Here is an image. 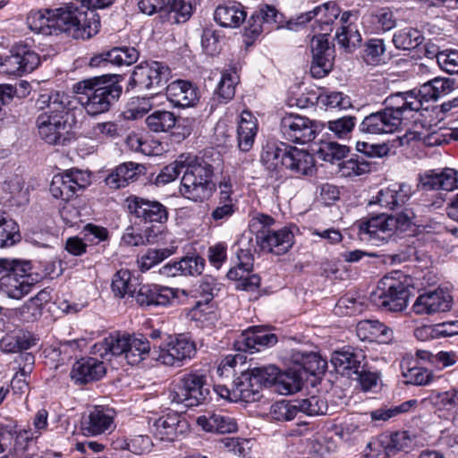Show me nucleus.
<instances>
[{
  "label": "nucleus",
  "instance_id": "f257e3e1",
  "mask_svg": "<svg viewBox=\"0 0 458 458\" xmlns=\"http://www.w3.org/2000/svg\"><path fill=\"white\" fill-rule=\"evenodd\" d=\"M182 171L179 189L182 196L195 202H202L212 196L216 190V184L212 182L213 165L196 156L180 155L174 162L161 170L155 183L161 185L173 182Z\"/></svg>",
  "mask_w": 458,
  "mask_h": 458
},
{
  "label": "nucleus",
  "instance_id": "f03ea898",
  "mask_svg": "<svg viewBox=\"0 0 458 458\" xmlns=\"http://www.w3.org/2000/svg\"><path fill=\"white\" fill-rule=\"evenodd\" d=\"M385 107L365 116L358 126L360 132L368 135L394 133L410 114L422 107V100L413 91L396 92L384 101Z\"/></svg>",
  "mask_w": 458,
  "mask_h": 458
},
{
  "label": "nucleus",
  "instance_id": "7ed1b4c3",
  "mask_svg": "<svg viewBox=\"0 0 458 458\" xmlns=\"http://www.w3.org/2000/svg\"><path fill=\"white\" fill-rule=\"evenodd\" d=\"M86 21V14L80 13L77 7L68 4L55 9L33 10L27 17L29 28L36 33L58 35L64 32L77 39H88L94 36L95 26L85 23H82L84 27L75 25Z\"/></svg>",
  "mask_w": 458,
  "mask_h": 458
},
{
  "label": "nucleus",
  "instance_id": "20e7f679",
  "mask_svg": "<svg viewBox=\"0 0 458 458\" xmlns=\"http://www.w3.org/2000/svg\"><path fill=\"white\" fill-rule=\"evenodd\" d=\"M120 75H103L78 82L74 91L88 114L96 116L110 110L120 98Z\"/></svg>",
  "mask_w": 458,
  "mask_h": 458
},
{
  "label": "nucleus",
  "instance_id": "39448f33",
  "mask_svg": "<svg viewBox=\"0 0 458 458\" xmlns=\"http://www.w3.org/2000/svg\"><path fill=\"white\" fill-rule=\"evenodd\" d=\"M414 217V212L410 208H404L395 216H373L360 222L359 233L362 239L371 242L372 244L380 245L392 240L396 233L405 232L413 225Z\"/></svg>",
  "mask_w": 458,
  "mask_h": 458
},
{
  "label": "nucleus",
  "instance_id": "423d86ee",
  "mask_svg": "<svg viewBox=\"0 0 458 458\" xmlns=\"http://www.w3.org/2000/svg\"><path fill=\"white\" fill-rule=\"evenodd\" d=\"M327 11V5H318L312 11L307 12L298 17V23H305L311 21L317 16H320L319 21L323 23L325 28L322 30L327 31L329 27V20L322 21V17ZM329 34L324 32L314 35L310 41V48L312 53V62L310 72L315 78H322L326 76L333 67L332 50L328 43Z\"/></svg>",
  "mask_w": 458,
  "mask_h": 458
},
{
  "label": "nucleus",
  "instance_id": "0eeeda50",
  "mask_svg": "<svg viewBox=\"0 0 458 458\" xmlns=\"http://www.w3.org/2000/svg\"><path fill=\"white\" fill-rule=\"evenodd\" d=\"M210 394L207 376L199 371L182 375L170 390L168 399L173 404L184 407L198 406L205 403Z\"/></svg>",
  "mask_w": 458,
  "mask_h": 458
},
{
  "label": "nucleus",
  "instance_id": "6e6552de",
  "mask_svg": "<svg viewBox=\"0 0 458 458\" xmlns=\"http://www.w3.org/2000/svg\"><path fill=\"white\" fill-rule=\"evenodd\" d=\"M170 76L171 70L165 64L147 61L135 66L130 84L147 90L150 96H155L165 89Z\"/></svg>",
  "mask_w": 458,
  "mask_h": 458
},
{
  "label": "nucleus",
  "instance_id": "1a4fd4ad",
  "mask_svg": "<svg viewBox=\"0 0 458 458\" xmlns=\"http://www.w3.org/2000/svg\"><path fill=\"white\" fill-rule=\"evenodd\" d=\"M410 290L399 280L385 276L370 295L371 302L385 312H398L407 307Z\"/></svg>",
  "mask_w": 458,
  "mask_h": 458
},
{
  "label": "nucleus",
  "instance_id": "9d476101",
  "mask_svg": "<svg viewBox=\"0 0 458 458\" xmlns=\"http://www.w3.org/2000/svg\"><path fill=\"white\" fill-rule=\"evenodd\" d=\"M196 353V345L187 336L180 335L164 347L153 348L152 360L165 366L181 367L182 361L191 359Z\"/></svg>",
  "mask_w": 458,
  "mask_h": 458
},
{
  "label": "nucleus",
  "instance_id": "9b49d317",
  "mask_svg": "<svg viewBox=\"0 0 458 458\" xmlns=\"http://www.w3.org/2000/svg\"><path fill=\"white\" fill-rule=\"evenodd\" d=\"M39 62L38 55L27 46H15L11 49L9 55L4 59L0 57V72L21 76L34 71Z\"/></svg>",
  "mask_w": 458,
  "mask_h": 458
},
{
  "label": "nucleus",
  "instance_id": "f8f14e48",
  "mask_svg": "<svg viewBox=\"0 0 458 458\" xmlns=\"http://www.w3.org/2000/svg\"><path fill=\"white\" fill-rule=\"evenodd\" d=\"M90 183L89 174L81 170H70L64 174H56L50 184V192L55 199L68 201L78 191L84 190Z\"/></svg>",
  "mask_w": 458,
  "mask_h": 458
},
{
  "label": "nucleus",
  "instance_id": "ddd939ff",
  "mask_svg": "<svg viewBox=\"0 0 458 458\" xmlns=\"http://www.w3.org/2000/svg\"><path fill=\"white\" fill-rule=\"evenodd\" d=\"M280 131L284 140L305 144L316 137V126L313 121L299 114H289L282 117Z\"/></svg>",
  "mask_w": 458,
  "mask_h": 458
},
{
  "label": "nucleus",
  "instance_id": "4468645a",
  "mask_svg": "<svg viewBox=\"0 0 458 458\" xmlns=\"http://www.w3.org/2000/svg\"><path fill=\"white\" fill-rule=\"evenodd\" d=\"M125 203L128 212L141 221L164 224L168 219L167 208L159 201L131 195Z\"/></svg>",
  "mask_w": 458,
  "mask_h": 458
},
{
  "label": "nucleus",
  "instance_id": "2eb2a0df",
  "mask_svg": "<svg viewBox=\"0 0 458 458\" xmlns=\"http://www.w3.org/2000/svg\"><path fill=\"white\" fill-rule=\"evenodd\" d=\"M29 264H16V267L0 278V291L8 297L20 300L30 293L34 283L30 274L27 273Z\"/></svg>",
  "mask_w": 458,
  "mask_h": 458
},
{
  "label": "nucleus",
  "instance_id": "dca6fc26",
  "mask_svg": "<svg viewBox=\"0 0 458 458\" xmlns=\"http://www.w3.org/2000/svg\"><path fill=\"white\" fill-rule=\"evenodd\" d=\"M293 232L287 227L276 231L264 228L258 230L256 242L262 250L282 255L293 245Z\"/></svg>",
  "mask_w": 458,
  "mask_h": 458
},
{
  "label": "nucleus",
  "instance_id": "f3484780",
  "mask_svg": "<svg viewBox=\"0 0 458 458\" xmlns=\"http://www.w3.org/2000/svg\"><path fill=\"white\" fill-rule=\"evenodd\" d=\"M115 411L107 406H95L81 420V430L85 436H98L111 432L115 428Z\"/></svg>",
  "mask_w": 458,
  "mask_h": 458
},
{
  "label": "nucleus",
  "instance_id": "a211bd4d",
  "mask_svg": "<svg viewBox=\"0 0 458 458\" xmlns=\"http://www.w3.org/2000/svg\"><path fill=\"white\" fill-rule=\"evenodd\" d=\"M277 343L276 335L265 327H252L242 333L234 345L240 352H259L261 348L270 347Z\"/></svg>",
  "mask_w": 458,
  "mask_h": 458
},
{
  "label": "nucleus",
  "instance_id": "6ab92c4d",
  "mask_svg": "<svg viewBox=\"0 0 458 458\" xmlns=\"http://www.w3.org/2000/svg\"><path fill=\"white\" fill-rule=\"evenodd\" d=\"M188 430V421L176 412L161 416L155 420L152 426V433L155 437L167 442L176 440Z\"/></svg>",
  "mask_w": 458,
  "mask_h": 458
},
{
  "label": "nucleus",
  "instance_id": "aec40b11",
  "mask_svg": "<svg viewBox=\"0 0 458 458\" xmlns=\"http://www.w3.org/2000/svg\"><path fill=\"white\" fill-rule=\"evenodd\" d=\"M452 296L443 289H437L421 293L413 303L412 310L419 315H430L445 312L452 305Z\"/></svg>",
  "mask_w": 458,
  "mask_h": 458
},
{
  "label": "nucleus",
  "instance_id": "412c9836",
  "mask_svg": "<svg viewBox=\"0 0 458 458\" xmlns=\"http://www.w3.org/2000/svg\"><path fill=\"white\" fill-rule=\"evenodd\" d=\"M68 119L49 117L47 114H39L36 124L39 137L51 145H65L67 141Z\"/></svg>",
  "mask_w": 458,
  "mask_h": 458
},
{
  "label": "nucleus",
  "instance_id": "4be33fe9",
  "mask_svg": "<svg viewBox=\"0 0 458 458\" xmlns=\"http://www.w3.org/2000/svg\"><path fill=\"white\" fill-rule=\"evenodd\" d=\"M420 186L427 191H454L458 189V171L453 168L427 171L420 175Z\"/></svg>",
  "mask_w": 458,
  "mask_h": 458
},
{
  "label": "nucleus",
  "instance_id": "5701e85b",
  "mask_svg": "<svg viewBox=\"0 0 458 458\" xmlns=\"http://www.w3.org/2000/svg\"><path fill=\"white\" fill-rule=\"evenodd\" d=\"M364 359L365 356L361 351L347 347L334 352L330 361L337 373L351 377L352 374L359 373Z\"/></svg>",
  "mask_w": 458,
  "mask_h": 458
},
{
  "label": "nucleus",
  "instance_id": "b1692460",
  "mask_svg": "<svg viewBox=\"0 0 458 458\" xmlns=\"http://www.w3.org/2000/svg\"><path fill=\"white\" fill-rule=\"evenodd\" d=\"M106 371L103 361L91 357L82 358L73 364L71 377L77 384H88L99 380Z\"/></svg>",
  "mask_w": 458,
  "mask_h": 458
},
{
  "label": "nucleus",
  "instance_id": "393cba45",
  "mask_svg": "<svg viewBox=\"0 0 458 458\" xmlns=\"http://www.w3.org/2000/svg\"><path fill=\"white\" fill-rule=\"evenodd\" d=\"M140 306H166L175 299L174 289L156 284L141 285L135 296Z\"/></svg>",
  "mask_w": 458,
  "mask_h": 458
},
{
  "label": "nucleus",
  "instance_id": "a878e982",
  "mask_svg": "<svg viewBox=\"0 0 458 458\" xmlns=\"http://www.w3.org/2000/svg\"><path fill=\"white\" fill-rule=\"evenodd\" d=\"M356 333L361 341L388 344L394 340L391 327L378 320H361L356 326Z\"/></svg>",
  "mask_w": 458,
  "mask_h": 458
},
{
  "label": "nucleus",
  "instance_id": "bb28decb",
  "mask_svg": "<svg viewBox=\"0 0 458 458\" xmlns=\"http://www.w3.org/2000/svg\"><path fill=\"white\" fill-rule=\"evenodd\" d=\"M165 96L174 106L179 107L194 106L199 100L197 88L184 81H175L167 85Z\"/></svg>",
  "mask_w": 458,
  "mask_h": 458
},
{
  "label": "nucleus",
  "instance_id": "cd10ccee",
  "mask_svg": "<svg viewBox=\"0 0 458 458\" xmlns=\"http://www.w3.org/2000/svg\"><path fill=\"white\" fill-rule=\"evenodd\" d=\"M146 172L143 165L127 162L121 164L114 169L106 178V184L111 189L125 187L131 182H135Z\"/></svg>",
  "mask_w": 458,
  "mask_h": 458
},
{
  "label": "nucleus",
  "instance_id": "c85d7f7f",
  "mask_svg": "<svg viewBox=\"0 0 458 458\" xmlns=\"http://www.w3.org/2000/svg\"><path fill=\"white\" fill-rule=\"evenodd\" d=\"M244 6L236 1H228L218 5L214 13L215 21L222 27L238 28L246 20Z\"/></svg>",
  "mask_w": 458,
  "mask_h": 458
},
{
  "label": "nucleus",
  "instance_id": "c756f323",
  "mask_svg": "<svg viewBox=\"0 0 458 458\" xmlns=\"http://www.w3.org/2000/svg\"><path fill=\"white\" fill-rule=\"evenodd\" d=\"M197 424L204 431L211 433L226 434L237 430L235 420L221 412L208 411L197 418Z\"/></svg>",
  "mask_w": 458,
  "mask_h": 458
},
{
  "label": "nucleus",
  "instance_id": "7c9ffc66",
  "mask_svg": "<svg viewBox=\"0 0 458 458\" xmlns=\"http://www.w3.org/2000/svg\"><path fill=\"white\" fill-rule=\"evenodd\" d=\"M140 57L139 51L133 47H114L91 58L90 65L98 66L101 63L116 65H131Z\"/></svg>",
  "mask_w": 458,
  "mask_h": 458
},
{
  "label": "nucleus",
  "instance_id": "2f4dec72",
  "mask_svg": "<svg viewBox=\"0 0 458 458\" xmlns=\"http://www.w3.org/2000/svg\"><path fill=\"white\" fill-rule=\"evenodd\" d=\"M284 167L294 174L301 175H311L315 171V161L309 152L288 146Z\"/></svg>",
  "mask_w": 458,
  "mask_h": 458
},
{
  "label": "nucleus",
  "instance_id": "473e14b6",
  "mask_svg": "<svg viewBox=\"0 0 458 458\" xmlns=\"http://www.w3.org/2000/svg\"><path fill=\"white\" fill-rule=\"evenodd\" d=\"M130 337L131 335H110L103 341L94 344L93 352L104 360H110L113 356L122 354L125 356Z\"/></svg>",
  "mask_w": 458,
  "mask_h": 458
},
{
  "label": "nucleus",
  "instance_id": "72a5a7b5",
  "mask_svg": "<svg viewBox=\"0 0 458 458\" xmlns=\"http://www.w3.org/2000/svg\"><path fill=\"white\" fill-rule=\"evenodd\" d=\"M232 391L234 397L246 403H253L259 400L261 394L259 386L254 383L250 369L242 372L235 381L232 383Z\"/></svg>",
  "mask_w": 458,
  "mask_h": 458
},
{
  "label": "nucleus",
  "instance_id": "f704fd0d",
  "mask_svg": "<svg viewBox=\"0 0 458 458\" xmlns=\"http://www.w3.org/2000/svg\"><path fill=\"white\" fill-rule=\"evenodd\" d=\"M410 199V190L407 186L394 184L378 191L375 203L387 209L403 207Z\"/></svg>",
  "mask_w": 458,
  "mask_h": 458
},
{
  "label": "nucleus",
  "instance_id": "c9c22d12",
  "mask_svg": "<svg viewBox=\"0 0 458 458\" xmlns=\"http://www.w3.org/2000/svg\"><path fill=\"white\" fill-rule=\"evenodd\" d=\"M293 362L299 366L298 372L302 370L306 374L317 375L324 371L327 362L318 353L294 350L292 353Z\"/></svg>",
  "mask_w": 458,
  "mask_h": 458
},
{
  "label": "nucleus",
  "instance_id": "e433bc0d",
  "mask_svg": "<svg viewBox=\"0 0 458 458\" xmlns=\"http://www.w3.org/2000/svg\"><path fill=\"white\" fill-rule=\"evenodd\" d=\"M288 145L281 143H267L261 152V162L267 170L276 171L284 167Z\"/></svg>",
  "mask_w": 458,
  "mask_h": 458
},
{
  "label": "nucleus",
  "instance_id": "4c0bfd02",
  "mask_svg": "<svg viewBox=\"0 0 458 458\" xmlns=\"http://www.w3.org/2000/svg\"><path fill=\"white\" fill-rule=\"evenodd\" d=\"M114 3V0H80L68 4V5H73L77 7V10L83 14H86V22L81 21L80 23L89 24L90 26L96 27L94 35L98 32L100 25L98 15L96 13L97 9H103L110 6ZM76 27H84L83 24H75Z\"/></svg>",
  "mask_w": 458,
  "mask_h": 458
},
{
  "label": "nucleus",
  "instance_id": "58836bf2",
  "mask_svg": "<svg viewBox=\"0 0 458 458\" xmlns=\"http://www.w3.org/2000/svg\"><path fill=\"white\" fill-rule=\"evenodd\" d=\"M238 147L242 151H249L254 143L257 133L256 120L253 119L251 114L244 111L241 114L238 129Z\"/></svg>",
  "mask_w": 458,
  "mask_h": 458
},
{
  "label": "nucleus",
  "instance_id": "ea45409f",
  "mask_svg": "<svg viewBox=\"0 0 458 458\" xmlns=\"http://www.w3.org/2000/svg\"><path fill=\"white\" fill-rule=\"evenodd\" d=\"M193 6L191 0H166L165 15L172 24L184 23L192 15Z\"/></svg>",
  "mask_w": 458,
  "mask_h": 458
},
{
  "label": "nucleus",
  "instance_id": "a19ab883",
  "mask_svg": "<svg viewBox=\"0 0 458 458\" xmlns=\"http://www.w3.org/2000/svg\"><path fill=\"white\" fill-rule=\"evenodd\" d=\"M152 353L153 350H151L150 344L146 337L143 335L130 337L125 354V359L129 364H138L148 356L152 359Z\"/></svg>",
  "mask_w": 458,
  "mask_h": 458
},
{
  "label": "nucleus",
  "instance_id": "79ce46f5",
  "mask_svg": "<svg viewBox=\"0 0 458 458\" xmlns=\"http://www.w3.org/2000/svg\"><path fill=\"white\" fill-rule=\"evenodd\" d=\"M424 38L421 32L414 28L406 27L397 30L393 36V43L398 49L411 50L419 47Z\"/></svg>",
  "mask_w": 458,
  "mask_h": 458
},
{
  "label": "nucleus",
  "instance_id": "37998d69",
  "mask_svg": "<svg viewBox=\"0 0 458 458\" xmlns=\"http://www.w3.org/2000/svg\"><path fill=\"white\" fill-rule=\"evenodd\" d=\"M238 83V76L235 72H225L214 92L215 99L219 104L232 100L235 94V86Z\"/></svg>",
  "mask_w": 458,
  "mask_h": 458
},
{
  "label": "nucleus",
  "instance_id": "c03bdc74",
  "mask_svg": "<svg viewBox=\"0 0 458 458\" xmlns=\"http://www.w3.org/2000/svg\"><path fill=\"white\" fill-rule=\"evenodd\" d=\"M348 151L349 148L345 145L334 141H321L318 148L314 149L318 158L331 164L342 160Z\"/></svg>",
  "mask_w": 458,
  "mask_h": 458
},
{
  "label": "nucleus",
  "instance_id": "a18cd8bd",
  "mask_svg": "<svg viewBox=\"0 0 458 458\" xmlns=\"http://www.w3.org/2000/svg\"><path fill=\"white\" fill-rule=\"evenodd\" d=\"M145 122L150 131L161 132L174 128L176 123V117L172 112L158 110L149 114Z\"/></svg>",
  "mask_w": 458,
  "mask_h": 458
},
{
  "label": "nucleus",
  "instance_id": "49530a36",
  "mask_svg": "<svg viewBox=\"0 0 458 458\" xmlns=\"http://www.w3.org/2000/svg\"><path fill=\"white\" fill-rule=\"evenodd\" d=\"M116 449L129 450L130 452L140 455L150 451L152 442L148 436L134 435L129 438L117 440L114 442Z\"/></svg>",
  "mask_w": 458,
  "mask_h": 458
},
{
  "label": "nucleus",
  "instance_id": "de8ad7c7",
  "mask_svg": "<svg viewBox=\"0 0 458 458\" xmlns=\"http://www.w3.org/2000/svg\"><path fill=\"white\" fill-rule=\"evenodd\" d=\"M297 411L308 416L327 414L328 406L327 401L319 395H312L309 398L295 400Z\"/></svg>",
  "mask_w": 458,
  "mask_h": 458
},
{
  "label": "nucleus",
  "instance_id": "09e8293b",
  "mask_svg": "<svg viewBox=\"0 0 458 458\" xmlns=\"http://www.w3.org/2000/svg\"><path fill=\"white\" fill-rule=\"evenodd\" d=\"M335 38L337 43L348 51L360 46L361 42V36L357 29V26L352 22L347 25H342L336 31Z\"/></svg>",
  "mask_w": 458,
  "mask_h": 458
},
{
  "label": "nucleus",
  "instance_id": "8fccbe9b",
  "mask_svg": "<svg viewBox=\"0 0 458 458\" xmlns=\"http://www.w3.org/2000/svg\"><path fill=\"white\" fill-rule=\"evenodd\" d=\"M253 376L254 383L259 386V391L262 387H270L276 385L279 375V369L274 365H267L263 367H255L250 369Z\"/></svg>",
  "mask_w": 458,
  "mask_h": 458
},
{
  "label": "nucleus",
  "instance_id": "3c124183",
  "mask_svg": "<svg viewBox=\"0 0 458 458\" xmlns=\"http://www.w3.org/2000/svg\"><path fill=\"white\" fill-rule=\"evenodd\" d=\"M452 89L447 79L436 78L422 85L419 93L422 98L437 100L442 95L447 94Z\"/></svg>",
  "mask_w": 458,
  "mask_h": 458
},
{
  "label": "nucleus",
  "instance_id": "603ef678",
  "mask_svg": "<svg viewBox=\"0 0 458 458\" xmlns=\"http://www.w3.org/2000/svg\"><path fill=\"white\" fill-rule=\"evenodd\" d=\"M402 374L406 384L416 386L428 385L433 378V374L425 368L419 366L411 367L409 364H402Z\"/></svg>",
  "mask_w": 458,
  "mask_h": 458
},
{
  "label": "nucleus",
  "instance_id": "864d4df0",
  "mask_svg": "<svg viewBox=\"0 0 458 458\" xmlns=\"http://www.w3.org/2000/svg\"><path fill=\"white\" fill-rule=\"evenodd\" d=\"M34 344L24 334L6 335L0 340V348L4 352H17L27 350Z\"/></svg>",
  "mask_w": 458,
  "mask_h": 458
},
{
  "label": "nucleus",
  "instance_id": "5fc2aeb1",
  "mask_svg": "<svg viewBox=\"0 0 458 458\" xmlns=\"http://www.w3.org/2000/svg\"><path fill=\"white\" fill-rule=\"evenodd\" d=\"M340 169L344 176H359L371 171L372 164L367 161L364 157L357 156L339 164Z\"/></svg>",
  "mask_w": 458,
  "mask_h": 458
},
{
  "label": "nucleus",
  "instance_id": "6e6d98bb",
  "mask_svg": "<svg viewBox=\"0 0 458 458\" xmlns=\"http://www.w3.org/2000/svg\"><path fill=\"white\" fill-rule=\"evenodd\" d=\"M131 279V274L128 269H121L114 275L111 287L116 297L123 298L126 294L133 293Z\"/></svg>",
  "mask_w": 458,
  "mask_h": 458
},
{
  "label": "nucleus",
  "instance_id": "4d7b16f0",
  "mask_svg": "<svg viewBox=\"0 0 458 458\" xmlns=\"http://www.w3.org/2000/svg\"><path fill=\"white\" fill-rule=\"evenodd\" d=\"M297 413L295 400L276 402L270 407L272 419L278 421H290L296 417Z\"/></svg>",
  "mask_w": 458,
  "mask_h": 458
},
{
  "label": "nucleus",
  "instance_id": "13d9d810",
  "mask_svg": "<svg viewBox=\"0 0 458 458\" xmlns=\"http://www.w3.org/2000/svg\"><path fill=\"white\" fill-rule=\"evenodd\" d=\"M172 254L173 251L167 248L149 249L138 259L139 267L141 271H147Z\"/></svg>",
  "mask_w": 458,
  "mask_h": 458
},
{
  "label": "nucleus",
  "instance_id": "bf43d9fd",
  "mask_svg": "<svg viewBox=\"0 0 458 458\" xmlns=\"http://www.w3.org/2000/svg\"><path fill=\"white\" fill-rule=\"evenodd\" d=\"M278 12L276 9L270 5H265L260 8L256 13L252 14L250 20L254 21V24H251L249 28L251 34L259 35L262 29L260 21H263L267 23H276Z\"/></svg>",
  "mask_w": 458,
  "mask_h": 458
},
{
  "label": "nucleus",
  "instance_id": "052dcab7",
  "mask_svg": "<svg viewBox=\"0 0 458 458\" xmlns=\"http://www.w3.org/2000/svg\"><path fill=\"white\" fill-rule=\"evenodd\" d=\"M30 83L26 81H20L18 84L13 86L11 84L0 85V104H8L14 96L24 98L30 92Z\"/></svg>",
  "mask_w": 458,
  "mask_h": 458
},
{
  "label": "nucleus",
  "instance_id": "680f3d73",
  "mask_svg": "<svg viewBox=\"0 0 458 458\" xmlns=\"http://www.w3.org/2000/svg\"><path fill=\"white\" fill-rule=\"evenodd\" d=\"M416 404V400H409L396 406L380 408L371 411V419L373 420H387L388 419L395 417L399 414L408 412L411 408Z\"/></svg>",
  "mask_w": 458,
  "mask_h": 458
},
{
  "label": "nucleus",
  "instance_id": "e2e57ef3",
  "mask_svg": "<svg viewBox=\"0 0 458 458\" xmlns=\"http://www.w3.org/2000/svg\"><path fill=\"white\" fill-rule=\"evenodd\" d=\"M278 391L281 394H288L297 392L301 389V378L297 372H284L279 371L276 385Z\"/></svg>",
  "mask_w": 458,
  "mask_h": 458
},
{
  "label": "nucleus",
  "instance_id": "0e129e2a",
  "mask_svg": "<svg viewBox=\"0 0 458 458\" xmlns=\"http://www.w3.org/2000/svg\"><path fill=\"white\" fill-rule=\"evenodd\" d=\"M13 441L11 448L4 452V455L0 458H8L10 454L19 455L25 451L27 448V443L30 440L34 439V433L24 430L22 432L16 433L15 427L12 426Z\"/></svg>",
  "mask_w": 458,
  "mask_h": 458
},
{
  "label": "nucleus",
  "instance_id": "69168bd1",
  "mask_svg": "<svg viewBox=\"0 0 458 458\" xmlns=\"http://www.w3.org/2000/svg\"><path fill=\"white\" fill-rule=\"evenodd\" d=\"M20 238L17 225L13 220L4 221L0 225V248L13 246Z\"/></svg>",
  "mask_w": 458,
  "mask_h": 458
},
{
  "label": "nucleus",
  "instance_id": "338daca9",
  "mask_svg": "<svg viewBox=\"0 0 458 458\" xmlns=\"http://www.w3.org/2000/svg\"><path fill=\"white\" fill-rule=\"evenodd\" d=\"M205 260L199 256H187L179 261V269L182 276H199L204 270Z\"/></svg>",
  "mask_w": 458,
  "mask_h": 458
},
{
  "label": "nucleus",
  "instance_id": "774afa93",
  "mask_svg": "<svg viewBox=\"0 0 458 458\" xmlns=\"http://www.w3.org/2000/svg\"><path fill=\"white\" fill-rule=\"evenodd\" d=\"M437 64L439 67L447 73L458 74V51H442L440 55H437Z\"/></svg>",
  "mask_w": 458,
  "mask_h": 458
}]
</instances>
